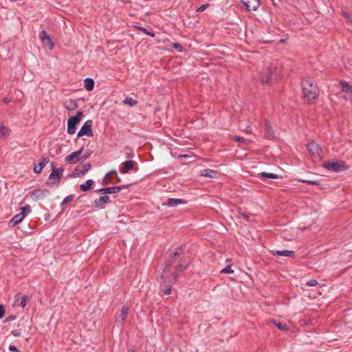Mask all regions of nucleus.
<instances>
[{
	"label": "nucleus",
	"mask_w": 352,
	"mask_h": 352,
	"mask_svg": "<svg viewBox=\"0 0 352 352\" xmlns=\"http://www.w3.org/2000/svg\"><path fill=\"white\" fill-rule=\"evenodd\" d=\"M52 172L50 174L49 178L47 179L46 183L47 185H56L58 186L60 179L63 177V173L64 172V168L62 167L56 168L54 163H51Z\"/></svg>",
	"instance_id": "f257e3e1"
},
{
	"label": "nucleus",
	"mask_w": 352,
	"mask_h": 352,
	"mask_svg": "<svg viewBox=\"0 0 352 352\" xmlns=\"http://www.w3.org/2000/svg\"><path fill=\"white\" fill-rule=\"evenodd\" d=\"M276 67L270 66L266 71L261 74L260 80L263 85H271L272 82L276 79Z\"/></svg>",
	"instance_id": "f03ea898"
},
{
	"label": "nucleus",
	"mask_w": 352,
	"mask_h": 352,
	"mask_svg": "<svg viewBox=\"0 0 352 352\" xmlns=\"http://www.w3.org/2000/svg\"><path fill=\"white\" fill-rule=\"evenodd\" d=\"M323 167L328 170L333 171L336 173L347 170L349 168L346 162L342 160H337L336 162L328 161L324 164Z\"/></svg>",
	"instance_id": "7ed1b4c3"
},
{
	"label": "nucleus",
	"mask_w": 352,
	"mask_h": 352,
	"mask_svg": "<svg viewBox=\"0 0 352 352\" xmlns=\"http://www.w3.org/2000/svg\"><path fill=\"white\" fill-rule=\"evenodd\" d=\"M82 117V111H78L75 116L67 120V133L70 135L74 134L76 131V125L80 122Z\"/></svg>",
	"instance_id": "20e7f679"
},
{
	"label": "nucleus",
	"mask_w": 352,
	"mask_h": 352,
	"mask_svg": "<svg viewBox=\"0 0 352 352\" xmlns=\"http://www.w3.org/2000/svg\"><path fill=\"white\" fill-rule=\"evenodd\" d=\"M92 120H87L80 131L78 132L77 136L78 137H82L83 135H86L88 137H91L94 135L93 131H92Z\"/></svg>",
	"instance_id": "39448f33"
},
{
	"label": "nucleus",
	"mask_w": 352,
	"mask_h": 352,
	"mask_svg": "<svg viewBox=\"0 0 352 352\" xmlns=\"http://www.w3.org/2000/svg\"><path fill=\"white\" fill-rule=\"evenodd\" d=\"M39 38L45 47H47L49 50L54 48V43L50 34H48L45 30H43L40 32Z\"/></svg>",
	"instance_id": "423d86ee"
},
{
	"label": "nucleus",
	"mask_w": 352,
	"mask_h": 352,
	"mask_svg": "<svg viewBox=\"0 0 352 352\" xmlns=\"http://www.w3.org/2000/svg\"><path fill=\"white\" fill-rule=\"evenodd\" d=\"M84 148H80L78 151L72 152L69 155L65 157V162L70 164H74L77 162H81L80 155L82 153Z\"/></svg>",
	"instance_id": "0eeeda50"
},
{
	"label": "nucleus",
	"mask_w": 352,
	"mask_h": 352,
	"mask_svg": "<svg viewBox=\"0 0 352 352\" xmlns=\"http://www.w3.org/2000/svg\"><path fill=\"white\" fill-rule=\"evenodd\" d=\"M318 89H302L303 98L308 103H313L318 98Z\"/></svg>",
	"instance_id": "6e6552de"
},
{
	"label": "nucleus",
	"mask_w": 352,
	"mask_h": 352,
	"mask_svg": "<svg viewBox=\"0 0 352 352\" xmlns=\"http://www.w3.org/2000/svg\"><path fill=\"white\" fill-rule=\"evenodd\" d=\"M111 202L109 196L104 195L99 198L96 199L94 201V206L98 209L105 208V205Z\"/></svg>",
	"instance_id": "1a4fd4ad"
},
{
	"label": "nucleus",
	"mask_w": 352,
	"mask_h": 352,
	"mask_svg": "<svg viewBox=\"0 0 352 352\" xmlns=\"http://www.w3.org/2000/svg\"><path fill=\"white\" fill-rule=\"evenodd\" d=\"M248 11H256L259 6V0H240Z\"/></svg>",
	"instance_id": "9d476101"
},
{
	"label": "nucleus",
	"mask_w": 352,
	"mask_h": 352,
	"mask_svg": "<svg viewBox=\"0 0 352 352\" xmlns=\"http://www.w3.org/2000/svg\"><path fill=\"white\" fill-rule=\"evenodd\" d=\"M307 146L309 155L311 157H320L321 148L318 144L312 142L309 143Z\"/></svg>",
	"instance_id": "9b49d317"
},
{
	"label": "nucleus",
	"mask_w": 352,
	"mask_h": 352,
	"mask_svg": "<svg viewBox=\"0 0 352 352\" xmlns=\"http://www.w3.org/2000/svg\"><path fill=\"white\" fill-rule=\"evenodd\" d=\"M135 162L132 160H127L122 162L120 167V172L122 174L127 173L129 170H133Z\"/></svg>",
	"instance_id": "f8f14e48"
},
{
	"label": "nucleus",
	"mask_w": 352,
	"mask_h": 352,
	"mask_svg": "<svg viewBox=\"0 0 352 352\" xmlns=\"http://www.w3.org/2000/svg\"><path fill=\"white\" fill-rule=\"evenodd\" d=\"M49 193L50 191L47 189H37L32 192V197L34 200L37 201L44 199Z\"/></svg>",
	"instance_id": "ddd939ff"
},
{
	"label": "nucleus",
	"mask_w": 352,
	"mask_h": 352,
	"mask_svg": "<svg viewBox=\"0 0 352 352\" xmlns=\"http://www.w3.org/2000/svg\"><path fill=\"white\" fill-rule=\"evenodd\" d=\"M176 261V258H175V256L169 255V256L166 259L164 265L165 267L163 270V272L162 273L161 278L162 280L164 279V275L167 271L169 270L170 267L172 266V265Z\"/></svg>",
	"instance_id": "4468645a"
},
{
	"label": "nucleus",
	"mask_w": 352,
	"mask_h": 352,
	"mask_svg": "<svg viewBox=\"0 0 352 352\" xmlns=\"http://www.w3.org/2000/svg\"><path fill=\"white\" fill-rule=\"evenodd\" d=\"M201 175L210 178H219L220 173L219 171L212 169H204L201 171Z\"/></svg>",
	"instance_id": "2eb2a0df"
},
{
	"label": "nucleus",
	"mask_w": 352,
	"mask_h": 352,
	"mask_svg": "<svg viewBox=\"0 0 352 352\" xmlns=\"http://www.w3.org/2000/svg\"><path fill=\"white\" fill-rule=\"evenodd\" d=\"M25 217L24 212H19L15 214L9 222L10 227H14L21 223Z\"/></svg>",
	"instance_id": "dca6fc26"
},
{
	"label": "nucleus",
	"mask_w": 352,
	"mask_h": 352,
	"mask_svg": "<svg viewBox=\"0 0 352 352\" xmlns=\"http://www.w3.org/2000/svg\"><path fill=\"white\" fill-rule=\"evenodd\" d=\"M129 307L126 305H123L121 309V312L116 318V322H122L126 318L129 314Z\"/></svg>",
	"instance_id": "f3484780"
},
{
	"label": "nucleus",
	"mask_w": 352,
	"mask_h": 352,
	"mask_svg": "<svg viewBox=\"0 0 352 352\" xmlns=\"http://www.w3.org/2000/svg\"><path fill=\"white\" fill-rule=\"evenodd\" d=\"M264 131H265V137L268 140H272L275 135L274 130L272 126L270 125L269 122L266 121L264 126Z\"/></svg>",
	"instance_id": "a211bd4d"
},
{
	"label": "nucleus",
	"mask_w": 352,
	"mask_h": 352,
	"mask_svg": "<svg viewBox=\"0 0 352 352\" xmlns=\"http://www.w3.org/2000/svg\"><path fill=\"white\" fill-rule=\"evenodd\" d=\"M272 253L274 256L287 257H294L295 256V252L292 250H272Z\"/></svg>",
	"instance_id": "6ab92c4d"
},
{
	"label": "nucleus",
	"mask_w": 352,
	"mask_h": 352,
	"mask_svg": "<svg viewBox=\"0 0 352 352\" xmlns=\"http://www.w3.org/2000/svg\"><path fill=\"white\" fill-rule=\"evenodd\" d=\"M48 162H49L48 157H43L41 159V161L38 163V165L35 164L34 169H33L34 172L35 173H40Z\"/></svg>",
	"instance_id": "aec40b11"
},
{
	"label": "nucleus",
	"mask_w": 352,
	"mask_h": 352,
	"mask_svg": "<svg viewBox=\"0 0 352 352\" xmlns=\"http://www.w3.org/2000/svg\"><path fill=\"white\" fill-rule=\"evenodd\" d=\"M186 201L183 199L169 198L165 205L169 207H174L180 204H185Z\"/></svg>",
	"instance_id": "412c9836"
},
{
	"label": "nucleus",
	"mask_w": 352,
	"mask_h": 352,
	"mask_svg": "<svg viewBox=\"0 0 352 352\" xmlns=\"http://www.w3.org/2000/svg\"><path fill=\"white\" fill-rule=\"evenodd\" d=\"M186 269V266H184L183 265L180 264L179 265H178L175 270L174 271V272L172 274V278H171V283H174L177 278H178V276H179L180 273H182L183 271H184Z\"/></svg>",
	"instance_id": "4be33fe9"
},
{
	"label": "nucleus",
	"mask_w": 352,
	"mask_h": 352,
	"mask_svg": "<svg viewBox=\"0 0 352 352\" xmlns=\"http://www.w3.org/2000/svg\"><path fill=\"white\" fill-rule=\"evenodd\" d=\"M65 107L69 111H73L78 108V103L73 100H67L65 102Z\"/></svg>",
	"instance_id": "5701e85b"
},
{
	"label": "nucleus",
	"mask_w": 352,
	"mask_h": 352,
	"mask_svg": "<svg viewBox=\"0 0 352 352\" xmlns=\"http://www.w3.org/2000/svg\"><path fill=\"white\" fill-rule=\"evenodd\" d=\"M302 88H307L308 87H312L314 86H317L315 85V81L312 78L304 79L301 82Z\"/></svg>",
	"instance_id": "b1692460"
},
{
	"label": "nucleus",
	"mask_w": 352,
	"mask_h": 352,
	"mask_svg": "<svg viewBox=\"0 0 352 352\" xmlns=\"http://www.w3.org/2000/svg\"><path fill=\"white\" fill-rule=\"evenodd\" d=\"M259 178L277 179L278 175L271 173L261 172L258 174Z\"/></svg>",
	"instance_id": "393cba45"
},
{
	"label": "nucleus",
	"mask_w": 352,
	"mask_h": 352,
	"mask_svg": "<svg viewBox=\"0 0 352 352\" xmlns=\"http://www.w3.org/2000/svg\"><path fill=\"white\" fill-rule=\"evenodd\" d=\"M93 184H94V181L92 179H87L86 181V184H82L80 185V189L82 191L86 192V191L89 190V188L93 185Z\"/></svg>",
	"instance_id": "a878e982"
},
{
	"label": "nucleus",
	"mask_w": 352,
	"mask_h": 352,
	"mask_svg": "<svg viewBox=\"0 0 352 352\" xmlns=\"http://www.w3.org/2000/svg\"><path fill=\"white\" fill-rule=\"evenodd\" d=\"M339 94H340L344 99L350 100L352 96V89H341Z\"/></svg>",
	"instance_id": "bb28decb"
},
{
	"label": "nucleus",
	"mask_w": 352,
	"mask_h": 352,
	"mask_svg": "<svg viewBox=\"0 0 352 352\" xmlns=\"http://www.w3.org/2000/svg\"><path fill=\"white\" fill-rule=\"evenodd\" d=\"M124 104L129 105V107H134L138 104V101L133 99L131 97L126 96L123 100Z\"/></svg>",
	"instance_id": "cd10ccee"
},
{
	"label": "nucleus",
	"mask_w": 352,
	"mask_h": 352,
	"mask_svg": "<svg viewBox=\"0 0 352 352\" xmlns=\"http://www.w3.org/2000/svg\"><path fill=\"white\" fill-rule=\"evenodd\" d=\"M91 166L90 164H85L83 169L80 171V173H74V177H76L85 175V173H87L91 169Z\"/></svg>",
	"instance_id": "c85d7f7f"
},
{
	"label": "nucleus",
	"mask_w": 352,
	"mask_h": 352,
	"mask_svg": "<svg viewBox=\"0 0 352 352\" xmlns=\"http://www.w3.org/2000/svg\"><path fill=\"white\" fill-rule=\"evenodd\" d=\"M111 173H115V175H116V170H112L105 175V176L104 177V178L102 179L103 185H107V184H109L111 183V178H110V175Z\"/></svg>",
	"instance_id": "c756f323"
},
{
	"label": "nucleus",
	"mask_w": 352,
	"mask_h": 352,
	"mask_svg": "<svg viewBox=\"0 0 352 352\" xmlns=\"http://www.w3.org/2000/svg\"><path fill=\"white\" fill-rule=\"evenodd\" d=\"M173 283H171V280H170V283L169 284H167L166 285L165 283V281H163V285H164V295H170L171 294V292H172V285Z\"/></svg>",
	"instance_id": "7c9ffc66"
},
{
	"label": "nucleus",
	"mask_w": 352,
	"mask_h": 352,
	"mask_svg": "<svg viewBox=\"0 0 352 352\" xmlns=\"http://www.w3.org/2000/svg\"><path fill=\"white\" fill-rule=\"evenodd\" d=\"M94 80L91 78H87L84 80L85 88H94Z\"/></svg>",
	"instance_id": "2f4dec72"
},
{
	"label": "nucleus",
	"mask_w": 352,
	"mask_h": 352,
	"mask_svg": "<svg viewBox=\"0 0 352 352\" xmlns=\"http://www.w3.org/2000/svg\"><path fill=\"white\" fill-rule=\"evenodd\" d=\"M232 139L234 140L235 142H240L244 144H248L249 141L246 139H245L243 137L237 136V135H233L232 136Z\"/></svg>",
	"instance_id": "473e14b6"
},
{
	"label": "nucleus",
	"mask_w": 352,
	"mask_h": 352,
	"mask_svg": "<svg viewBox=\"0 0 352 352\" xmlns=\"http://www.w3.org/2000/svg\"><path fill=\"white\" fill-rule=\"evenodd\" d=\"M105 194H114L120 192V188H117L116 186L107 187L105 188Z\"/></svg>",
	"instance_id": "72a5a7b5"
},
{
	"label": "nucleus",
	"mask_w": 352,
	"mask_h": 352,
	"mask_svg": "<svg viewBox=\"0 0 352 352\" xmlns=\"http://www.w3.org/2000/svg\"><path fill=\"white\" fill-rule=\"evenodd\" d=\"M300 182L306 183L310 185L320 186V182L318 180L299 179Z\"/></svg>",
	"instance_id": "f704fd0d"
},
{
	"label": "nucleus",
	"mask_w": 352,
	"mask_h": 352,
	"mask_svg": "<svg viewBox=\"0 0 352 352\" xmlns=\"http://www.w3.org/2000/svg\"><path fill=\"white\" fill-rule=\"evenodd\" d=\"M91 154H92V151L90 149L87 150L84 154L82 153L80 155L81 163L83 162L84 161H85L87 159H88L91 156Z\"/></svg>",
	"instance_id": "c9c22d12"
},
{
	"label": "nucleus",
	"mask_w": 352,
	"mask_h": 352,
	"mask_svg": "<svg viewBox=\"0 0 352 352\" xmlns=\"http://www.w3.org/2000/svg\"><path fill=\"white\" fill-rule=\"evenodd\" d=\"M136 28L140 30L141 32H142L143 33H144L146 35H148L151 37H154L155 36V33L153 32H151L149 31H148L144 27H141V26H136Z\"/></svg>",
	"instance_id": "e433bc0d"
},
{
	"label": "nucleus",
	"mask_w": 352,
	"mask_h": 352,
	"mask_svg": "<svg viewBox=\"0 0 352 352\" xmlns=\"http://www.w3.org/2000/svg\"><path fill=\"white\" fill-rule=\"evenodd\" d=\"M184 248L180 246L179 248L175 249V250L170 255L175 256V258H176L177 256H179L182 254Z\"/></svg>",
	"instance_id": "4c0bfd02"
},
{
	"label": "nucleus",
	"mask_w": 352,
	"mask_h": 352,
	"mask_svg": "<svg viewBox=\"0 0 352 352\" xmlns=\"http://www.w3.org/2000/svg\"><path fill=\"white\" fill-rule=\"evenodd\" d=\"M272 322L280 330H287V326L286 324H283L281 322H276L274 320H272Z\"/></svg>",
	"instance_id": "58836bf2"
},
{
	"label": "nucleus",
	"mask_w": 352,
	"mask_h": 352,
	"mask_svg": "<svg viewBox=\"0 0 352 352\" xmlns=\"http://www.w3.org/2000/svg\"><path fill=\"white\" fill-rule=\"evenodd\" d=\"M221 273H223V274H232L234 272V270L232 269V266L230 265L226 266V267H224L223 269H222L221 271H220Z\"/></svg>",
	"instance_id": "ea45409f"
},
{
	"label": "nucleus",
	"mask_w": 352,
	"mask_h": 352,
	"mask_svg": "<svg viewBox=\"0 0 352 352\" xmlns=\"http://www.w3.org/2000/svg\"><path fill=\"white\" fill-rule=\"evenodd\" d=\"M74 197H75L74 195H69L67 197H66L63 199V202L61 204V206H63V205H65L66 204H68V203L71 202L74 199Z\"/></svg>",
	"instance_id": "a19ab883"
},
{
	"label": "nucleus",
	"mask_w": 352,
	"mask_h": 352,
	"mask_svg": "<svg viewBox=\"0 0 352 352\" xmlns=\"http://www.w3.org/2000/svg\"><path fill=\"white\" fill-rule=\"evenodd\" d=\"M29 300L30 298L28 296H23V298H21L20 305L23 308H24Z\"/></svg>",
	"instance_id": "79ce46f5"
},
{
	"label": "nucleus",
	"mask_w": 352,
	"mask_h": 352,
	"mask_svg": "<svg viewBox=\"0 0 352 352\" xmlns=\"http://www.w3.org/2000/svg\"><path fill=\"white\" fill-rule=\"evenodd\" d=\"M318 284V281L316 280L312 279L309 280L306 283V285L309 287H315Z\"/></svg>",
	"instance_id": "37998d69"
},
{
	"label": "nucleus",
	"mask_w": 352,
	"mask_h": 352,
	"mask_svg": "<svg viewBox=\"0 0 352 352\" xmlns=\"http://www.w3.org/2000/svg\"><path fill=\"white\" fill-rule=\"evenodd\" d=\"M22 211L21 212H24L25 216L31 212V208L30 206H26L21 208Z\"/></svg>",
	"instance_id": "c03bdc74"
},
{
	"label": "nucleus",
	"mask_w": 352,
	"mask_h": 352,
	"mask_svg": "<svg viewBox=\"0 0 352 352\" xmlns=\"http://www.w3.org/2000/svg\"><path fill=\"white\" fill-rule=\"evenodd\" d=\"M173 47L179 52L183 51V47L179 43H173Z\"/></svg>",
	"instance_id": "a18cd8bd"
},
{
	"label": "nucleus",
	"mask_w": 352,
	"mask_h": 352,
	"mask_svg": "<svg viewBox=\"0 0 352 352\" xmlns=\"http://www.w3.org/2000/svg\"><path fill=\"white\" fill-rule=\"evenodd\" d=\"M6 312V308L4 305H0V319L4 316Z\"/></svg>",
	"instance_id": "49530a36"
},
{
	"label": "nucleus",
	"mask_w": 352,
	"mask_h": 352,
	"mask_svg": "<svg viewBox=\"0 0 352 352\" xmlns=\"http://www.w3.org/2000/svg\"><path fill=\"white\" fill-rule=\"evenodd\" d=\"M11 333H12V335H13L14 337H18V336H20L21 335V330H19V329L12 330V331H11Z\"/></svg>",
	"instance_id": "de8ad7c7"
},
{
	"label": "nucleus",
	"mask_w": 352,
	"mask_h": 352,
	"mask_svg": "<svg viewBox=\"0 0 352 352\" xmlns=\"http://www.w3.org/2000/svg\"><path fill=\"white\" fill-rule=\"evenodd\" d=\"M340 84L341 85V88H352V87H349V84L344 80H342L340 82Z\"/></svg>",
	"instance_id": "09e8293b"
},
{
	"label": "nucleus",
	"mask_w": 352,
	"mask_h": 352,
	"mask_svg": "<svg viewBox=\"0 0 352 352\" xmlns=\"http://www.w3.org/2000/svg\"><path fill=\"white\" fill-rule=\"evenodd\" d=\"M208 6V4H204L197 9V12H203Z\"/></svg>",
	"instance_id": "8fccbe9b"
},
{
	"label": "nucleus",
	"mask_w": 352,
	"mask_h": 352,
	"mask_svg": "<svg viewBox=\"0 0 352 352\" xmlns=\"http://www.w3.org/2000/svg\"><path fill=\"white\" fill-rule=\"evenodd\" d=\"M9 350L12 352H19V351L17 349V348L14 345L10 344L9 346Z\"/></svg>",
	"instance_id": "3c124183"
},
{
	"label": "nucleus",
	"mask_w": 352,
	"mask_h": 352,
	"mask_svg": "<svg viewBox=\"0 0 352 352\" xmlns=\"http://www.w3.org/2000/svg\"><path fill=\"white\" fill-rule=\"evenodd\" d=\"M15 318H16V316L10 315V316H9L8 317L6 318V319L4 320V322H8V321H10V320H13Z\"/></svg>",
	"instance_id": "603ef678"
},
{
	"label": "nucleus",
	"mask_w": 352,
	"mask_h": 352,
	"mask_svg": "<svg viewBox=\"0 0 352 352\" xmlns=\"http://www.w3.org/2000/svg\"><path fill=\"white\" fill-rule=\"evenodd\" d=\"M14 100L13 97H12V98H4L3 99V102L5 104H8V103H9L10 101H12V100Z\"/></svg>",
	"instance_id": "864d4df0"
},
{
	"label": "nucleus",
	"mask_w": 352,
	"mask_h": 352,
	"mask_svg": "<svg viewBox=\"0 0 352 352\" xmlns=\"http://www.w3.org/2000/svg\"><path fill=\"white\" fill-rule=\"evenodd\" d=\"M125 156H126V157L130 159V158L133 157L134 154L133 152H128V153H125Z\"/></svg>",
	"instance_id": "5fc2aeb1"
},
{
	"label": "nucleus",
	"mask_w": 352,
	"mask_h": 352,
	"mask_svg": "<svg viewBox=\"0 0 352 352\" xmlns=\"http://www.w3.org/2000/svg\"><path fill=\"white\" fill-rule=\"evenodd\" d=\"M96 192L98 193L105 194L106 190H105V188H102L97 189L96 190Z\"/></svg>",
	"instance_id": "6e6d98bb"
},
{
	"label": "nucleus",
	"mask_w": 352,
	"mask_h": 352,
	"mask_svg": "<svg viewBox=\"0 0 352 352\" xmlns=\"http://www.w3.org/2000/svg\"><path fill=\"white\" fill-rule=\"evenodd\" d=\"M240 216L243 217L246 221H249V216L243 212H239Z\"/></svg>",
	"instance_id": "4d7b16f0"
},
{
	"label": "nucleus",
	"mask_w": 352,
	"mask_h": 352,
	"mask_svg": "<svg viewBox=\"0 0 352 352\" xmlns=\"http://www.w3.org/2000/svg\"><path fill=\"white\" fill-rule=\"evenodd\" d=\"M5 131L6 128L3 125H0V133H1L3 135L6 134Z\"/></svg>",
	"instance_id": "13d9d810"
},
{
	"label": "nucleus",
	"mask_w": 352,
	"mask_h": 352,
	"mask_svg": "<svg viewBox=\"0 0 352 352\" xmlns=\"http://www.w3.org/2000/svg\"><path fill=\"white\" fill-rule=\"evenodd\" d=\"M244 131L248 133H252V128L250 126H248L245 129H244Z\"/></svg>",
	"instance_id": "bf43d9fd"
},
{
	"label": "nucleus",
	"mask_w": 352,
	"mask_h": 352,
	"mask_svg": "<svg viewBox=\"0 0 352 352\" xmlns=\"http://www.w3.org/2000/svg\"><path fill=\"white\" fill-rule=\"evenodd\" d=\"M128 186H129V185H122V186H116V187L119 188H120V190H122L123 189L126 188Z\"/></svg>",
	"instance_id": "052dcab7"
},
{
	"label": "nucleus",
	"mask_w": 352,
	"mask_h": 352,
	"mask_svg": "<svg viewBox=\"0 0 352 352\" xmlns=\"http://www.w3.org/2000/svg\"><path fill=\"white\" fill-rule=\"evenodd\" d=\"M115 177L117 179V182H121V179L120 178L118 177V174L116 173V175H115Z\"/></svg>",
	"instance_id": "680f3d73"
},
{
	"label": "nucleus",
	"mask_w": 352,
	"mask_h": 352,
	"mask_svg": "<svg viewBox=\"0 0 352 352\" xmlns=\"http://www.w3.org/2000/svg\"><path fill=\"white\" fill-rule=\"evenodd\" d=\"M128 352H136L133 349H131Z\"/></svg>",
	"instance_id": "e2e57ef3"
},
{
	"label": "nucleus",
	"mask_w": 352,
	"mask_h": 352,
	"mask_svg": "<svg viewBox=\"0 0 352 352\" xmlns=\"http://www.w3.org/2000/svg\"><path fill=\"white\" fill-rule=\"evenodd\" d=\"M74 173H80V171H79V172H78V171H77V168H76V169H75V170H74Z\"/></svg>",
	"instance_id": "0e129e2a"
},
{
	"label": "nucleus",
	"mask_w": 352,
	"mask_h": 352,
	"mask_svg": "<svg viewBox=\"0 0 352 352\" xmlns=\"http://www.w3.org/2000/svg\"><path fill=\"white\" fill-rule=\"evenodd\" d=\"M346 317H347V315H345V316H344V320H346Z\"/></svg>",
	"instance_id": "69168bd1"
},
{
	"label": "nucleus",
	"mask_w": 352,
	"mask_h": 352,
	"mask_svg": "<svg viewBox=\"0 0 352 352\" xmlns=\"http://www.w3.org/2000/svg\"><path fill=\"white\" fill-rule=\"evenodd\" d=\"M18 300H19L18 299H16L15 300V303H16L18 302Z\"/></svg>",
	"instance_id": "338daca9"
}]
</instances>
